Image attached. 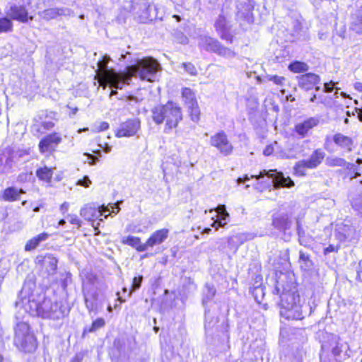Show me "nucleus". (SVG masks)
I'll list each match as a JSON object with an SVG mask.
<instances>
[{
  "instance_id": "20",
  "label": "nucleus",
  "mask_w": 362,
  "mask_h": 362,
  "mask_svg": "<svg viewBox=\"0 0 362 362\" xmlns=\"http://www.w3.org/2000/svg\"><path fill=\"white\" fill-rule=\"evenodd\" d=\"M344 345L339 342V339L337 337H332V342L329 347H326V351H328L332 354V356L334 358L332 362H342L345 358V354H343Z\"/></svg>"
},
{
  "instance_id": "39",
  "label": "nucleus",
  "mask_w": 362,
  "mask_h": 362,
  "mask_svg": "<svg viewBox=\"0 0 362 362\" xmlns=\"http://www.w3.org/2000/svg\"><path fill=\"white\" fill-rule=\"evenodd\" d=\"M325 156V153L321 149H316L313 151L311 156L309 158V160L311 161V163L316 168L323 160Z\"/></svg>"
},
{
  "instance_id": "5",
  "label": "nucleus",
  "mask_w": 362,
  "mask_h": 362,
  "mask_svg": "<svg viewBox=\"0 0 362 362\" xmlns=\"http://www.w3.org/2000/svg\"><path fill=\"white\" fill-rule=\"evenodd\" d=\"M257 180H261L263 187L269 188L272 186L275 188L288 187L294 186V182L289 177H285L281 172H277L276 170H263L259 172L258 175H252Z\"/></svg>"
},
{
  "instance_id": "37",
  "label": "nucleus",
  "mask_w": 362,
  "mask_h": 362,
  "mask_svg": "<svg viewBox=\"0 0 362 362\" xmlns=\"http://www.w3.org/2000/svg\"><path fill=\"white\" fill-rule=\"evenodd\" d=\"M254 236L250 233H240L237 235L229 237L228 238V245H233L236 241L239 242L240 244H243L244 242L253 239Z\"/></svg>"
},
{
  "instance_id": "52",
  "label": "nucleus",
  "mask_w": 362,
  "mask_h": 362,
  "mask_svg": "<svg viewBox=\"0 0 362 362\" xmlns=\"http://www.w3.org/2000/svg\"><path fill=\"white\" fill-rule=\"evenodd\" d=\"M110 60V57L108 55H105L102 60L99 61L98 64L100 69L105 70V73L108 71L107 63Z\"/></svg>"
},
{
  "instance_id": "18",
  "label": "nucleus",
  "mask_w": 362,
  "mask_h": 362,
  "mask_svg": "<svg viewBox=\"0 0 362 362\" xmlns=\"http://www.w3.org/2000/svg\"><path fill=\"white\" fill-rule=\"evenodd\" d=\"M61 141L62 138L59 134H49L40 140L39 143L40 151L41 153L53 151Z\"/></svg>"
},
{
  "instance_id": "56",
  "label": "nucleus",
  "mask_w": 362,
  "mask_h": 362,
  "mask_svg": "<svg viewBox=\"0 0 362 362\" xmlns=\"http://www.w3.org/2000/svg\"><path fill=\"white\" fill-rule=\"evenodd\" d=\"M90 184L91 181L87 175H85L82 179H80L77 181V185L84 187H88Z\"/></svg>"
},
{
  "instance_id": "44",
  "label": "nucleus",
  "mask_w": 362,
  "mask_h": 362,
  "mask_svg": "<svg viewBox=\"0 0 362 362\" xmlns=\"http://www.w3.org/2000/svg\"><path fill=\"white\" fill-rule=\"evenodd\" d=\"M322 354H320V361L321 362H332L333 358H334L330 352L326 351V345H322Z\"/></svg>"
},
{
  "instance_id": "28",
  "label": "nucleus",
  "mask_w": 362,
  "mask_h": 362,
  "mask_svg": "<svg viewBox=\"0 0 362 362\" xmlns=\"http://www.w3.org/2000/svg\"><path fill=\"white\" fill-rule=\"evenodd\" d=\"M25 194V191L22 189H18L14 187H9L4 189L1 198L5 201L13 202L20 199L21 194Z\"/></svg>"
},
{
  "instance_id": "57",
  "label": "nucleus",
  "mask_w": 362,
  "mask_h": 362,
  "mask_svg": "<svg viewBox=\"0 0 362 362\" xmlns=\"http://www.w3.org/2000/svg\"><path fill=\"white\" fill-rule=\"evenodd\" d=\"M336 84V83H334V81H331L328 83H324V87H323V92L325 93H331L333 91L334 88V85Z\"/></svg>"
},
{
  "instance_id": "41",
  "label": "nucleus",
  "mask_w": 362,
  "mask_h": 362,
  "mask_svg": "<svg viewBox=\"0 0 362 362\" xmlns=\"http://www.w3.org/2000/svg\"><path fill=\"white\" fill-rule=\"evenodd\" d=\"M12 28L13 23L9 18L6 17L0 18V33L10 32Z\"/></svg>"
},
{
  "instance_id": "64",
  "label": "nucleus",
  "mask_w": 362,
  "mask_h": 362,
  "mask_svg": "<svg viewBox=\"0 0 362 362\" xmlns=\"http://www.w3.org/2000/svg\"><path fill=\"white\" fill-rule=\"evenodd\" d=\"M273 151H274L273 147L271 146H267L264 149L263 153L264 156H270L273 153Z\"/></svg>"
},
{
  "instance_id": "32",
  "label": "nucleus",
  "mask_w": 362,
  "mask_h": 362,
  "mask_svg": "<svg viewBox=\"0 0 362 362\" xmlns=\"http://www.w3.org/2000/svg\"><path fill=\"white\" fill-rule=\"evenodd\" d=\"M53 168L47 166L40 168L36 170V176L42 181L50 182L53 175Z\"/></svg>"
},
{
  "instance_id": "27",
  "label": "nucleus",
  "mask_w": 362,
  "mask_h": 362,
  "mask_svg": "<svg viewBox=\"0 0 362 362\" xmlns=\"http://www.w3.org/2000/svg\"><path fill=\"white\" fill-rule=\"evenodd\" d=\"M7 156L6 159L12 167L13 163L20 161L21 158L28 156V151L27 150L22 149H8L6 151Z\"/></svg>"
},
{
  "instance_id": "61",
  "label": "nucleus",
  "mask_w": 362,
  "mask_h": 362,
  "mask_svg": "<svg viewBox=\"0 0 362 362\" xmlns=\"http://www.w3.org/2000/svg\"><path fill=\"white\" fill-rule=\"evenodd\" d=\"M301 163L303 165L304 168L309 169L315 168V166L311 163V161L308 159L300 160Z\"/></svg>"
},
{
  "instance_id": "25",
  "label": "nucleus",
  "mask_w": 362,
  "mask_h": 362,
  "mask_svg": "<svg viewBox=\"0 0 362 362\" xmlns=\"http://www.w3.org/2000/svg\"><path fill=\"white\" fill-rule=\"evenodd\" d=\"M350 29L357 34H362V7L351 15Z\"/></svg>"
},
{
  "instance_id": "54",
  "label": "nucleus",
  "mask_w": 362,
  "mask_h": 362,
  "mask_svg": "<svg viewBox=\"0 0 362 362\" xmlns=\"http://www.w3.org/2000/svg\"><path fill=\"white\" fill-rule=\"evenodd\" d=\"M214 209H211L210 211H214ZM217 212V216H225L229 217V214L227 212L225 205H218V207L215 209Z\"/></svg>"
},
{
  "instance_id": "48",
  "label": "nucleus",
  "mask_w": 362,
  "mask_h": 362,
  "mask_svg": "<svg viewBox=\"0 0 362 362\" xmlns=\"http://www.w3.org/2000/svg\"><path fill=\"white\" fill-rule=\"evenodd\" d=\"M105 320L103 318H98L93 322L91 327L88 329L89 332H95V330L103 327L105 325Z\"/></svg>"
},
{
  "instance_id": "38",
  "label": "nucleus",
  "mask_w": 362,
  "mask_h": 362,
  "mask_svg": "<svg viewBox=\"0 0 362 362\" xmlns=\"http://www.w3.org/2000/svg\"><path fill=\"white\" fill-rule=\"evenodd\" d=\"M288 69L293 73L305 72L309 69V66L305 62L295 61L289 64Z\"/></svg>"
},
{
  "instance_id": "24",
  "label": "nucleus",
  "mask_w": 362,
  "mask_h": 362,
  "mask_svg": "<svg viewBox=\"0 0 362 362\" xmlns=\"http://www.w3.org/2000/svg\"><path fill=\"white\" fill-rule=\"evenodd\" d=\"M296 230L298 236L299 244L305 247H310L314 242V238L307 231V229L302 226L298 220L296 222Z\"/></svg>"
},
{
  "instance_id": "2",
  "label": "nucleus",
  "mask_w": 362,
  "mask_h": 362,
  "mask_svg": "<svg viewBox=\"0 0 362 362\" xmlns=\"http://www.w3.org/2000/svg\"><path fill=\"white\" fill-rule=\"evenodd\" d=\"M28 308L33 315L43 319L59 320L66 316L70 307L66 300L45 298L41 302L35 300L33 296H28Z\"/></svg>"
},
{
  "instance_id": "55",
  "label": "nucleus",
  "mask_w": 362,
  "mask_h": 362,
  "mask_svg": "<svg viewBox=\"0 0 362 362\" xmlns=\"http://www.w3.org/2000/svg\"><path fill=\"white\" fill-rule=\"evenodd\" d=\"M339 249V245H329L328 247H326L323 250V253L325 255H327L331 252H337Z\"/></svg>"
},
{
  "instance_id": "23",
  "label": "nucleus",
  "mask_w": 362,
  "mask_h": 362,
  "mask_svg": "<svg viewBox=\"0 0 362 362\" xmlns=\"http://www.w3.org/2000/svg\"><path fill=\"white\" fill-rule=\"evenodd\" d=\"M319 123V119L316 117H310L303 122H300L295 126L296 132L301 137H305L308 132L316 127Z\"/></svg>"
},
{
  "instance_id": "22",
  "label": "nucleus",
  "mask_w": 362,
  "mask_h": 362,
  "mask_svg": "<svg viewBox=\"0 0 362 362\" xmlns=\"http://www.w3.org/2000/svg\"><path fill=\"white\" fill-rule=\"evenodd\" d=\"M7 15L12 19L21 22H27L28 21V11L24 6L11 4L7 11Z\"/></svg>"
},
{
  "instance_id": "45",
  "label": "nucleus",
  "mask_w": 362,
  "mask_h": 362,
  "mask_svg": "<svg viewBox=\"0 0 362 362\" xmlns=\"http://www.w3.org/2000/svg\"><path fill=\"white\" fill-rule=\"evenodd\" d=\"M8 162L4 156H0V173H6L11 169Z\"/></svg>"
},
{
  "instance_id": "43",
  "label": "nucleus",
  "mask_w": 362,
  "mask_h": 362,
  "mask_svg": "<svg viewBox=\"0 0 362 362\" xmlns=\"http://www.w3.org/2000/svg\"><path fill=\"white\" fill-rule=\"evenodd\" d=\"M142 280H143L142 276H139L138 277H134L133 279L131 290L129 292V293L127 294L128 297H130L133 292L138 290L141 287Z\"/></svg>"
},
{
  "instance_id": "34",
  "label": "nucleus",
  "mask_w": 362,
  "mask_h": 362,
  "mask_svg": "<svg viewBox=\"0 0 362 362\" xmlns=\"http://www.w3.org/2000/svg\"><path fill=\"white\" fill-rule=\"evenodd\" d=\"M298 153V151H297L296 146L293 145L288 149L280 150L276 153L277 157L281 159H293L296 158Z\"/></svg>"
},
{
  "instance_id": "13",
  "label": "nucleus",
  "mask_w": 362,
  "mask_h": 362,
  "mask_svg": "<svg viewBox=\"0 0 362 362\" xmlns=\"http://www.w3.org/2000/svg\"><path fill=\"white\" fill-rule=\"evenodd\" d=\"M140 129V120L138 118L129 119L120 124L117 129V137H130L134 136Z\"/></svg>"
},
{
  "instance_id": "46",
  "label": "nucleus",
  "mask_w": 362,
  "mask_h": 362,
  "mask_svg": "<svg viewBox=\"0 0 362 362\" xmlns=\"http://www.w3.org/2000/svg\"><path fill=\"white\" fill-rule=\"evenodd\" d=\"M293 169L295 174L299 177L305 176L306 175V168H304L300 161L296 163Z\"/></svg>"
},
{
  "instance_id": "10",
  "label": "nucleus",
  "mask_w": 362,
  "mask_h": 362,
  "mask_svg": "<svg viewBox=\"0 0 362 362\" xmlns=\"http://www.w3.org/2000/svg\"><path fill=\"white\" fill-rule=\"evenodd\" d=\"M210 144L215 147L221 154L224 156H229L232 153L233 146L228 139L226 134L223 131H221L210 138Z\"/></svg>"
},
{
  "instance_id": "12",
  "label": "nucleus",
  "mask_w": 362,
  "mask_h": 362,
  "mask_svg": "<svg viewBox=\"0 0 362 362\" xmlns=\"http://www.w3.org/2000/svg\"><path fill=\"white\" fill-rule=\"evenodd\" d=\"M272 226L285 236L291 237V233H287L292 226V221L289 215L286 212H277L272 216Z\"/></svg>"
},
{
  "instance_id": "17",
  "label": "nucleus",
  "mask_w": 362,
  "mask_h": 362,
  "mask_svg": "<svg viewBox=\"0 0 362 362\" xmlns=\"http://www.w3.org/2000/svg\"><path fill=\"white\" fill-rule=\"evenodd\" d=\"M274 293L276 294L281 293V307L284 306L285 302L288 304H291L292 305L300 304V296L296 291L286 290V288H284L281 293V288L278 282L275 287Z\"/></svg>"
},
{
  "instance_id": "58",
  "label": "nucleus",
  "mask_w": 362,
  "mask_h": 362,
  "mask_svg": "<svg viewBox=\"0 0 362 362\" xmlns=\"http://www.w3.org/2000/svg\"><path fill=\"white\" fill-rule=\"evenodd\" d=\"M69 222L71 224L76 225L78 228L81 227V220L77 217L76 215H69Z\"/></svg>"
},
{
  "instance_id": "51",
  "label": "nucleus",
  "mask_w": 362,
  "mask_h": 362,
  "mask_svg": "<svg viewBox=\"0 0 362 362\" xmlns=\"http://www.w3.org/2000/svg\"><path fill=\"white\" fill-rule=\"evenodd\" d=\"M230 28L222 31L218 32V33L220 35V37L229 43L233 42V36L230 33Z\"/></svg>"
},
{
  "instance_id": "19",
  "label": "nucleus",
  "mask_w": 362,
  "mask_h": 362,
  "mask_svg": "<svg viewBox=\"0 0 362 362\" xmlns=\"http://www.w3.org/2000/svg\"><path fill=\"white\" fill-rule=\"evenodd\" d=\"M36 262L45 269L48 274H54L57 268L58 261L52 255L48 254L45 256H37Z\"/></svg>"
},
{
  "instance_id": "29",
  "label": "nucleus",
  "mask_w": 362,
  "mask_h": 362,
  "mask_svg": "<svg viewBox=\"0 0 362 362\" xmlns=\"http://www.w3.org/2000/svg\"><path fill=\"white\" fill-rule=\"evenodd\" d=\"M122 243L123 244L134 247L139 252H144L146 250V243L142 244L141 243V239L139 237H134L132 235L123 237Z\"/></svg>"
},
{
  "instance_id": "21",
  "label": "nucleus",
  "mask_w": 362,
  "mask_h": 362,
  "mask_svg": "<svg viewBox=\"0 0 362 362\" xmlns=\"http://www.w3.org/2000/svg\"><path fill=\"white\" fill-rule=\"evenodd\" d=\"M168 235L169 230L167 228H162L156 230L146 242V250L148 247H153L155 245L163 243L168 238Z\"/></svg>"
},
{
  "instance_id": "11",
  "label": "nucleus",
  "mask_w": 362,
  "mask_h": 362,
  "mask_svg": "<svg viewBox=\"0 0 362 362\" xmlns=\"http://www.w3.org/2000/svg\"><path fill=\"white\" fill-rule=\"evenodd\" d=\"M182 95L190 114L192 120L194 122L199 121L200 110L194 93L189 88H185L182 89Z\"/></svg>"
},
{
  "instance_id": "53",
  "label": "nucleus",
  "mask_w": 362,
  "mask_h": 362,
  "mask_svg": "<svg viewBox=\"0 0 362 362\" xmlns=\"http://www.w3.org/2000/svg\"><path fill=\"white\" fill-rule=\"evenodd\" d=\"M183 287L187 288L189 293L193 292L197 289L196 284L190 278H188L185 280Z\"/></svg>"
},
{
  "instance_id": "47",
  "label": "nucleus",
  "mask_w": 362,
  "mask_h": 362,
  "mask_svg": "<svg viewBox=\"0 0 362 362\" xmlns=\"http://www.w3.org/2000/svg\"><path fill=\"white\" fill-rule=\"evenodd\" d=\"M182 66L184 68L186 72L192 76L197 75V71L194 65L190 62L182 63Z\"/></svg>"
},
{
  "instance_id": "60",
  "label": "nucleus",
  "mask_w": 362,
  "mask_h": 362,
  "mask_svg": "<svg viewBox=\"0 0 362 362\" xmlns=\"http://www.w3.org/2000/svg\"><path fill=\"white\" fill-rule=\"evenodd\" d=\"M343 168H344L347 170H349L351 171H356V170H359V168L357 166H356L354 164L346 162L345 160H344V165H343Z\"/></svg>"
},
{
  "instance_id": "8",
  "label": "nucleus",
  "mask_w": 362,
  "mask_h": 362,
  "mask_svg": "<svg viewBox=\"0 0 362 362\" xmlns=\"http://www.w3.org/2000/svg\"><path fill=\"white\" fill-rule=\"evenodd\" d=\"M109 209L107 207H97L94 204H88L82 207L80 210V215L84 218V219L92 221V226L95 230H97L100 226L99 221H103L100 216H103L106 218L108 215H105V213L109 211Z\"/></svg>"
},
{
  "instance_id": "7",
  "label": "nucleus",
  "mask_w": 362,
  "mask_h": 362,
  "mask_svg": "<svg viewBox=\"0 0 362 362\" xmlns=\"http://www.w3.org/2000/svg\"><path fill=\"white\" fill-rule=\"evenodd\" d=\"M284 306L280 308V315L286 320H298L305 317L304 313L312 312V307L309 304L294 305L284 303Z\"/></svg>"
},
{
  "instance_id": "3",
  "label": "nucleus",
  "mask_w": 362,
  "mask_h": 362,
  "mask_svg": "<svg viewBox=\"0 0 362 362\" xmlns=\"http://www.w3.org/2000/svg\"><path fill=\"white\" fill-rule=\"evenodd\" d=\"M151 117L156 124L165 122L164 129L165 133L175 128L182 119L181 108L173 102H168L165 105H158L153 107Z\"/></svg>"
},
{
  "instance_id": "26",
  "label": "nucleus",
  "mask_w": 362,
  "mask_h": 362,
  "mask_svg": "<svg viewBox=\"0 0 362 362\" xmlns=\"http://www.w3.org/2000/svg\"><path fill=\"white\" fill-rule=\"evenodd\" d=\"M71 10L67 8H51L44 10L41 13V16L45 20L54 19L59 16H69Z\"/></svg>"
},
{
  "instance_id": "63",
  "label": "nucleus",
  "mask_w": 362,
  "mask_h": 362,
  "mask_svg": "<svg viewBox=\"0 0 362 362\" xmlns=\"http://www.w3.org/2000/svg\"><path fill=\"white\" fill-rule=\"evenodd\" d=\"M42 127H44L45 129H50L54 127V123L52 122H42Z\"/></svg>"
},
{
  "instance_id": "30",
  "label": "nucleus",
  "mask_w": 362,
  "mask_h": 362,
  "mask_svg": "<svg viewBox=\"0 0 362 362\" xmlns=\"http://www.w3.org/2000/svg\"><path fill=\"white\" fill-rule=\"evenodd\" d=\"M49 237V234L43 232L33 238L30 239L25 246V251H32L35 250L42 242L47 240Z\"/></svg>"
},
{
  "instance_id": "14",
  "label": "nucleus",
  "mask_w": 362,
  "mask_h": 362,
  "mask_svg": "<svg viewBox=\"0 0 362 362\" xmlns=\"http://www.w3.org/2000/svg\"><path fill=\"white\" fill-rule=\"evenodd\" d=\"M83 294L85 304L88 311L96 312L98 310V293L97 288L93 285H85L83 287Z\"/></svg>"
},
{
  "instance_id": "6",
  "label": "nucleus",
  "mask_w": 362,
  "mask_h": 362,
  "mask_svg": "<svg viewBox=\"0 0 362 362\" xmlns=\"http://www.w3.org/2000/svg\"><path fill=\"white\" fill-rule=\"evenodd\" d=\"M198 45L199 47L207 52H212L226 58L235 57V52L224 47L218 40L209 36H200Z\"/></svg>"
},
{
  "instance_id": "62",
  "label": "nucleus",
  "mask_w": 362,
  "mask_h": 362,
  "mask_svg": "<svg viewBox=\"0 0 362 362\" xmlns=\"http://www.w3.org/2000/svg\"><path fill=\"white\" fill-rule=\"evenodd\" d=\"M354 207L362 215V198L354 202Z\"/></svg>"
},
{
  "instance_id": "15",
  "label": "nucleus",
  "mask_w": 362,
  "mask_h": 362,
  "mask_svg": "<svg viewBox=\"0 0 362 362\" xmlns=\"http://www.w3.org/2000/svg\"><path fill=\"white\" fill-rule=\"evenodd\" d=\"M335 236L339 242H351L357 238L356 230L349 224H338L335 230Z\"/></svg>"
},
{
  "instance_id": "36",
  "label": "nucleus",
  "mask_w": 362,
  "mask_h": 362,
  "mask_svg": "<svg viewBox=\"0 0 362 362\" xmlns=\"http://www.w3.org/2000/svg\"><path fill=\"white\" fill-rule=\"evenodd\" d=\"M299 263L300 267L304 270H309L312 268L313 263L309 254L300 250L299 252Z\"/></svg>"
},
{
  "instance_id": "42",
  "label": "nucleus",
  "mask_w": 362,
  "mask_h": 362,
  "mask_svg": "<svg viewBox=\"0 0 362 362\" xmlns=\"http://www.w3.org/2000/svg\"><path fill=\"white\" fill-rule=\"evenodd\" d=\"M326 165L329 167H343L344 159L338 157H328L326 159Z\"/></svg>"
},
{
  "instance_id": "33",
  "label": "nucleus",
  "mask_w": 362,
  "mask_h": 362,
  "mask_svg": "<svg viewBox=\"0 0 362 362\" xmlns=\"http://www.w3.org/2000/svg\"><path fill=\"white\" fill-rule=\"evenodd\" d=\"M241 6V4L238 6V12L236 15L238 19H241L247 21V23H250L252 21V8L250 5L247 4L244 9L240 8Z\"/></svg>"
},
{
  "instance_id": "49",
  "label": "nucleus",
  "mask_w": 362,
  "mask_h": 362,
  "mask_svg": "<svg viewBox=\"0 0 362 362\" xmlns=\"http://www.w3.org/2000/svg\"><path fill=\"white\" fill-rule=\"evenodd\" d=\"M265 78L269 81H272L276 85H283L284 81L286 80L283 76H279L277 75H267Z\"/></svg>"
},
{
  "instance_id": "16",
  "label": "nucleus",
  "mask_w": 362,
  "mask_h": 362,
  "mask_svg": "<svg viewBox=\"0 0 362 362\" xmlns=\"http://www.w3.org/2000/svg\"><path fill=\"white\" fill-rule=\"evenodd\" d=\"M299 88L305 91H309L321 82L320 76L314 73H307L296 76Z\"/></svg>"
},
{
  "instance_id": "59",
  "label": "nucleus",
  "mask_w": 362,
  "mask_h": 362,
  "mask_svg": "<svg viewBox=\"0 0 362 362\" xmlns=\"http://www.w3.org/2000/svg\"><path fill=\"white\" fill-rule=\"evenodd\" d=\"M84 155L87 156L88 159L89 160L88 163L90 165H95L99 160L98 157L90 153H86Z\"/></svg>"
},
{
  "instance_id": "35",
  "label": "nucleus",
  "mask_w": 362,
  "mask_h": 362,
  "mask_svg": "<svg viewBox=\"0 0 362 362\" xmlns=\"http://www.w3.org/2000/svg\"><path fill=\"white\" fill-rule=\"evenodd\" d=\"M216 289L213 285H211L209 283H206L204 286V291H203V299L202 303L204 305H206V303L211 300L216 295Z\"/></svg>"
},
{
  "instance_id": "50",
  "label": "nucleus",
  "mask_w": 362,
  "mask_h": 362,
  "mask_svg": "<svg viewBox=\"0 0 362 362\" xmlns=\"http://www.w3.org/2000/svg\"><path fill=\"white\" fill-rule=\"evenodd\" d=\"M228 217L225 216H217V219L216 221H214V222L211 223V226L215 228L216 229L218 228V227H224L227 224L226 219Z\"/></svg>"
},
{
  "instance_id": "1",
  "label": "nucleus",
  "mask_w": 362,
  "mask_h": 362,
  "mask_svg": "<svg viewBox=\"0 0 362 362\" xmlns=\"http://www.w3.org/2000/svg\"><path fill=\"white\" fill-rule=\"evenodd\" d=\"M160 69V65L152 57L138 60L135 64L128 68V71H108L104 74L100 85L105 88L109 86L112 90L110 97L117 94V89H122L129 85L133 76H139L143 81H154L156 74Z\"/></svg>"
},
{
  "instance_id": "31",
  "label": "nucleus",
  "mask_w": 362,
  "mask_h": 362,
  "mask_svg": "<svg viewBox=\"0 0 362 362\" xmlns=\"http://www.w3.org/2000/svg\"><path fill=\"white\" fill-rule=\"evenodd\" d=\"M334 142L341 148H346L348 151H351V146L353 145V140L342 134H336L333 137Z\"/></svg>"
},
{
  "instance_id": "9",
  "label": "nucleus",
  "mask_w": 362,
  "mask_h": 362,
  "mask_svg": "<svg viewBox=\"0 0 362 362\" xmlns=\"http://www.w3.org/2000/svg\"><path fill=\"white\" fill-rule=\"evenodd\" d=\"M134 15L139 23H145L157 18V8L151 1L142 0Z\"/></svg>"
},
{
  "instance_id": "40",
  "label": "nucleus",
  "mask_w": 362,
  "mask_h": 362,
  "mask_svg": "<svg viewBox=\"0 0 362 362\" xmlns=\"http://www.w3.org/2000/svg\"><path fill=\"white\" fill-rule=\"evenodd\" d=\"M214 27L218 33L230 28V26L228 24L226 18L223 14H220L218 16L217 19L216 20Z\"/></svg>"
},
{
  "instance_id": "4",
  "label": "nucleus",
  "mask_w": 362,
  "mask_h": 362,
  "mask_svg": "<svg viewBox=\"0 0 362 362\" xmlns=\"http://www.w3.org/2000/svg\"><path fill=\"white\" fill-rule=\"evenodd\" d=\"M13 342L19 350L26 353L33 352L37 347L36 339L30 332V326L24 322L16 325Z\"/></svg>"
}]
</instances>
